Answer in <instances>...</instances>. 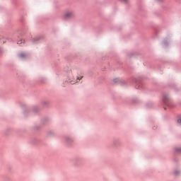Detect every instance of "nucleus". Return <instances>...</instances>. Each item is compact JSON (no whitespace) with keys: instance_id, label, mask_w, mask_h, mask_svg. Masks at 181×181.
<instances>
[{"instance_id":"f257e3e1","label":"nucleus","mask_w":181,"mask_h":181,"mask_svg":"<svg viewBox=\"0 0 181 181\" xmlns=\"http://www.w3.org/2000/svg\"><path fill=\"white\" fill-rule=\"evenodd\" d=\"M72 16H74V14L71 11L66 12L64 15L65 18H72Z\"/></svg>"},{"instance_id":"f03ea898","label":"nucleus","mask_w":181,"mask_h":181,"mask_svg":"<svg viewBox=\"0 0 181 181\" xmlns=\"http://www.w3.org/2000/svg\"><path fill=\"white\" fill-rule=\"evenodd\" d=\"M22 42L24 43L25 42V40H21V41L18 42V45H22Z\"/></svg>"},{"instance_id":"7ed1b4c3","label":"nucleus","mask_w":181,"mask_h":181,"mask_svg":"<svg viewBox=\"0 0 181 181\" xmlns=\"http://www.w3.org/2000/svg\"><path fill=\"white\" fill-rule=\"evenodd\" d=\"M20 57H25V56H26V54H25V53H21V54H20Z\"/></svg>"},{"instance_id":"20e7f679","label":"nucleus","mask_w":181,"mask_h":181,"mask_svg":"<svg viewBox=\"0 0 181 181\" xmlns=\"http://www.w3.org/2000/svg\"><path fill=\"white\" fill-rule=\"evenodd\" d=\"M179 173H180V171H175V175L176 176H177V175H179Z\"/></svg>"},{"instance_id":"39448f33","label":"nucleus","mask_w":181,"mask_h":181,"mask_svg":"<svg viewBox=\"0 0 181 181\" xmlns=\"http://www.w3.org/2000/svg\"><path fill=\"white\" fill-rule=\"evenodd\" d=\"M81 78H83V76H78L77 80H81Z\"/></svg>"},{"instance_id":"423d86ee","label":"nucleus","mask_w":181,"mask_h":181,"mask_svg":"<svg viewBox=\"0 0 181 181\" xmlns=\"http://www.w3.org/2000/svg\"><path fill=\"white\" fill-rule=\"evenodd\" d=\"M121 2H128V0H120Z\"/></svg>"},{"instance_id":"0eeeda50","label":"nucleus","mask_w":181,"mask_h":181,"mask_svg":"<svg viewBox=\"0 0 181 181\" xmlns=\"http://www.w3.org/2000/svg\"><path fill=\"white\" fill-rule=\"evenodd\" d=\"M177 122H178V124H181V119H179L177 120Z\"/></svg>"},{"instance_id":"6e6552de","label":"nucleus","mask_w":181,"mask_h":181,"mask_svg":"<svg viewBox=\"0 0 181 181\" xmlns=\"http://www.w3.org/2000/svg\"><path fill=\"white\" fill-rule=\"evenodd\" d=\"M165 104H168V102L166 101V100H164Z\"/></svg>"},{"instance_id":"1a4fd4ad","label":"nucleus","mask_w":181,"mask_h":181,"mask_svg":"<svg viewBox=\"0 0 181 181\" xmlns=\"http://www.w3.org/2000/svg\"><path fill=\"white\" fill-rule=\"evenodd\" d=\"M180 152H181V149H180Z\"/></svg>"}]
</instances>
